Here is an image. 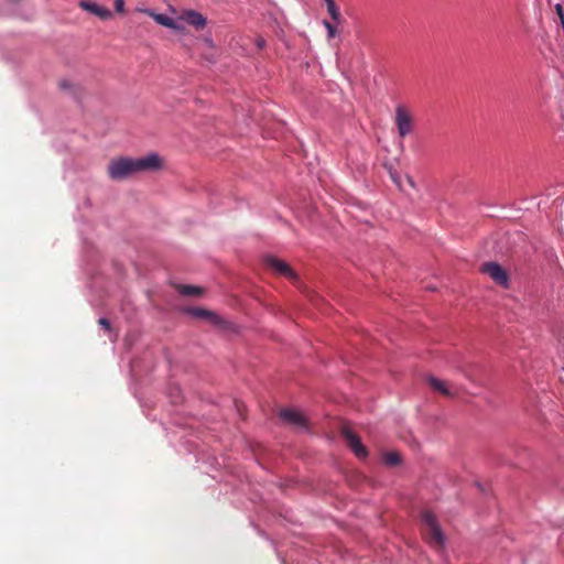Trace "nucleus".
<instances>
[{
  "label": "nucleus",
  "instance_id": "a211bd4d",
  "mask_svg": "<svg viewBox=\"0 0 564 564\" xmlns=\"http://www.w3.org/2000/svg\"><path fill=\"white\" fill-rule=\"evenodd\" d=\"M99 325L102 326L105 329L110 330V322L106 317H101L98 321Z\"/></svg>",
  "mask_w": 564,
  "mask_h": 564
},
{
  "label": "nucleus",
  "instance_id": "dca6fc26",
  "mask_svg": "<svg viewBox=\"0 0 564 564\" xmlns=\"http://www.w3.org/2000/svg\"><path fill=\"white\" fill-rule=\"evenodd\" d=\"M325 29L327 30L328 37H335L337 34L336 23H332L327 20L323 21Z\"/></svg>",
  "mask_w": 564,
  "mask_h": 564
},
{
  "label": "nucleus",
  "instance_id": "0eeeda50",
  "mask_svg": "<svg viewBox=\"0 0 564 564\" xmlns=\"http://www.w3.org/2000/svg\"><path fill=\"white\" fill-rule=\"evenodd\" d=\"M265 263L268 268L272 269L276 273L284 275L289 279L296 280V274L286 262L274 257H268L265 259Z\"/></svg>",
  "mask_w": 564,
  "mask_h": 564
},
{
  "label": "nucleus",
  "instance_id": "7ed1b4c3",
  "mask_svg": "<svg viewBox=\"0 0 564 564\" xmlns=\"http://www.w3.org/2000/svg\"><path fill=\"white\" fill-rule=\"evenodd\" d=\"M394 123L400 138H405L414 130V118L411 111L403 105L395 108Z\"/></svg>",
  "mask_w": 564,
  "mask_h": 564
},
{
  "label": "nucleus",
  "instance_id": "aec40b11",
  "mask_svg": "<svg viewBox=\"0 0 564 564\" xmlns=\"http://www.w3.org/2000/svg\"><path fill=\"white\" fill-rule=\"evenodd\" d=\"M61 87H62V88H67V87H68V84H67L66 82H63V83H61Z\"/></svg>",
  "mask_w": 564,
  "mask_h": 564
},
{
  "label": "nucleus",
  "instance_id": "9d476101",
  "mask_svg": "<svg viewBox=\"0 0 564 564\" xmlns=\"http://www.w3.org/2000/svg\"><path fill=\"white\" fill-rule=\"evenodd\" d=\"M79 7L83 10L88 11V12L97 15L101 20H108L112 15V13H111V11L109 9H107L105 7H101V6H99V4H97L96 2H93V1L82 0L79 2Z\"/></svg>",
  "mask_w": 564,
  "mask_h": 564
},
{
  "label": "nucleus",
  "instance_id": "423d86ee",
  "mask_svg": "<svg viewBox=\"0 0 564 564\" xmlns=\"http://www.w3.org/2000/svg\"><path fill=\"white\" fill-rule=\"evenodd\" d=\"M341 434L357 457L364 458L367 456L365 446L361 444L360 438L352 431H350L348 427H344Z\"/></svg>",
  "mask_w": 564,
  "mask_h": 564
},
{
  "label": "nucleus",
  "instance_id": "6ab92c4d",
  "mask_svg": "<svg viewBox=\"0 0 564 564\" xmlns=\"http://www.w3.org/2000/svg\"><path fill=\"white\" fill-rule=\"evenodd\" d=\"M256 44L258 48L262 50L265 46V40L263 37H258Z\"/></svg>",
  "mask_w": 564,
  "mask_h": 564
},
{
  "label": "nucleus",
  "instance_id": "f3484780",
  "mask_svg": "<svg viewBox=\"0 0 564 564\" xmlns=\"http://www.w3.org/2000/svg\"><path fill=\"white\" fill-rule=\"evenodd\" d=\"M115 9L117 12H123L124 10V1L123 0H115Z\"/></svg>",
  "mask_w": 564,
  "mask_h": 564
},
{
  "label": "nucleus",
  "instance_id": "2eb2a0df",
  "mask_svg": "<svg viewBox=\"0 0 564 564\" xmlns=\"http://www.w3.org/2000/svg\"><path fill=\"white\" fill-rule=\"evenodd\" d=\"M383 459L386 465L388 466H395L401 460L400 455L395 452L387 453Z\"/></svg>",
  "mask_w": 564,
  "mask_h": 564
},
{
  "label": "nucleus",
  "instance_id": "6e6552de",
  "mask_svg": "<svg viewBox=\"0 0 564 564\" xmlns=\"http://www.w3.org/2000/svg\"><path fill=\"white\" fill-rule=\"evenodd\" d=\"M144 13L150 15L158 24L166 26L169 29L175 30V31H183L184 26L173 18L163 14V13H155L154 11L150 9L143 10Z\"/></svg>",
  "mask_w": 564,
  "mask_h": 564
},
{
  "label": "nucleus",
  "instance_id": "f03ea898",
  "mask_svg": "<svg viewBox=\"0 0 564 564\" xmlns=\"http://www.w3.org/2000/svg\"><path fill=\"white\" fill-rule=\"evenodd\" d=\"M424 536L432 546L442 549L444 545V534L436 521L435 516L431 511H424L421 514Z\"/></svg>",
  "mask_w": 564,
  "mask_h": 564
},
{
  "label": "nucleus",
  "instance_id": "f8f14e48",
  "mask_svg": "<svg viewBox=\"0 0 564 564\" xmlns=\"http://www.w3.org/2000/svg\"><path fill=\"white\" fill-rule=\"evenodd\" d=\"M427 383L434 391H437L443 395L449 397L453 394L446 382L441 379L430 376L427 377Z\"/></svg>",
  "mask_w": 564,
  "mask_h": 564
},
{
  "label": "nucleus",
  "instance_id": "4468645a",
  "mask_svg": "<svg viewBox=\"0 0 564 564\" xmlns=\"http://www.w3.org/2000/svg\"><path fill=\"white\" fill-rule=\"evenodd\" d=\"M327 11L335 23H341L343 17L336 3H329V6H327Z\"/></svg>",
  "mask_w": 564,
  "mask_h": 564
},
{
  "label": "nucleus",
  "instance_id": "9b49d317",
  "mask_svg": "<svg viewBox=\"0 0 564 564\" xmlns=\"http://www.w3.org/2000/svg\"><path fill=\"white\" fill-rule=\"evenodd\" d=\"M180 19L197 30L204 29L207 23L206 18L194 10L183 12Z\"/></svg>",
  "mask_w": 564,
  "mask_h": 564
},
{
  "label": "nucleus",
  "instance_id": "39448f33",
  "mask_svg": "<svg viewBox=\"0 0 564 564\" xmlns=\"http://www.w3.org/2000/svg\"><path fill=\"white\" fill-rule=\"evenodd\" d=\"M480 271L490 276V279L498 285L508 286V274L506 270L497 262L484 263L480 268Z\"/></svg>",
  "mask_w": 564,
  "mask_h": 564
},
{
  "label": "nucleus",
  "instance_id": "20e7f679",
  "mask_svg": "<svg viewBox=\"0 0 564 564\" xmlns=\"http://www.w3.org/2000/svg\"><path fill=\"white\" fill-rule=\"evenodd\" d=\"M188 313L195 317L206 319L210 325L220 329L227 330L231 328V324L215 312L199 307H192L188 310Z\"/></svg>",
  "mask_w": 564,
  "mask_h": 564
},
{
  "label": "nucleus",
  "instance_id": "ddd939ff",
  "mask_svg": "<svg viewBox=\"0 0 564 564\" xmlns=\"http://www.w3.org/2000/svg\"><path fill=\"white\" fill-rule=\"evenodd\" d=\"M176 289L182 295H186V296H198L203 293V290L195 285L180 284V285H177Z\"/></svg>",
  "mask_w": 564,
  "mask_h": 564
},
{
  "label": "nucleus",
  "instance_id": "4be33fe9",
  "mask_svg": "<svg viewBox=\"0 0 564 564\" xmlns=\"http://www.w3.org/2000/svg\"><path fill=\"white\" fill-rule=\"evenodd\" d=\"M324 1H325L326 6H329V3H335L334 0H324Z\"/></svg>",
  "mask_w": 564,
  "mask_h": 564
},
{
  "label": "nucleus",
  "instance_id": "f257e3e1",
  "mask_svg": "<svg viewBox=\"0 0 564 564\" xmlns=\"http://www.w3.org/2000/svg\"><path fill=\"white\" fill-rule=\"evenodd\" d=\"M162 166V161L156 153H149L142 158H119L108 164V176L113 181L126 180L137 173L156 171Z\"/></svg>",
  "mask_w": 564,
  "mask_h": 564
},
{
  "label": "nucleus",
  "instance_id": "1a4fd4ad",
  "mask_svg": "<svg viewBox=\"0 0 564 564\" xmlns=\"http://www.w3.org/2000/svg\"><path fill=\"white\" fill-rule=\"evenodd\" d=\"M280 416L283 421L290 423L293 426L305 429L306 427V419L305 416L293 409H284L281 411Z\"/></svg>",
  "mask_w": 564,
  "mask_h": 564
},
{
  "label": "nucleus",
  "instance_id": "412c9836",
  "mask_svg": "<svg viewBox=\"0 0 564 564\" xmlns=\"http://www.w3.org/2000/svg\"><path fill=\"white\" fill-rule=\"evenodd\" d=\"M324 1H325L326 6H329V3H335L334 0H324Z\"/></svg>",
  "mask_w": 564,
  "mask_h": 564
}]
</instances>
